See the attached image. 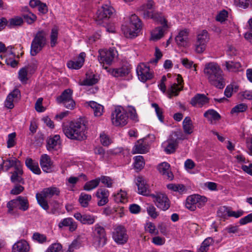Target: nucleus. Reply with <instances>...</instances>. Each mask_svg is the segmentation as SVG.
<instances>
[{
  "label": "nucleus",
  "mask_w": 252,
  "mask_h": 252,
  "mask_svg": "<svg viewBox=\"0 0 252 252\" xmlns=\"http://www.w3.org/2000/svg\"><path fill=\"white\" fill-rule=\"evenodd\" d=\"M145 165L144 158L141 156H138L134 157V166L136 169L141 170Z\"/></svg>",
  "instance_id": "nucleus-46"
},
{
  "label": "nucleus",
  "mask_w": 252,
  "mask_h": 252,
  "mask_svg": "<svg viewBox=\"0 0 252 252\" xmlns=\"http://www.w3.org/2000/svg\"><path fill=\"white\" fill-rule=\"evenodd\" d=\"M167 145L165 149V151L167 154H171L174 153L177 148L178 142L176 139L170 137L167 141Z\"/></svg>",
  "instance_id": "nucleus-35"
},
{
  "label": "nucleus",
  "mask_w": 252,
  "mask_h": 252,
  "mask_svg": "<svg viewBox=\"0 0 252 252\" xmlns=\"http://www.w3.org/2000/svg\"><path fill=\"white\" fill-rule=\"evenodd\" d=\"M209 39V38L207 32L206 30H203L197 35L196 41L206 44Z\"/></svg>",
  "instance_id": "nucleus-49"
},
{
  "label": "nucleus",
  "mask_w": 252,
  "mask_h": 252,
  "mask_svg": "<svg viewBox=\"0 0 252 252\" xmlns=\"http://www.w3.org/2000/svg\"><path fill=\"white\" fill-rule=\"evenodd\" d=\"M114 8L108 4L103 5L96 12L95 21L98 25L107 23L106 21L113 14Z\"/></svg>",
  "instance_id": "nucleus-8"
},
{
  "label": "nucleus",
  "mask_w": 252,
  "mask_h": 252,
  "mask_svg": "<svg viewBox=\"0 0 252 252\" xmlns=\"http://www.w3.org/2000/svg\"><path fill=\"white\" fill-rule=\"evenodd\" d=\"M23 21L24 20L28 24H32L36 20V15L32 13H30L27 14H23Z\"/></svg>",
  "instance_id": "nucleus-55"
},
{
  "label": "nucleus",
  "mask_w": 252,
  "mask_h": 252,
  "mask_svg": "<svg viewBox=\"0 0 252 252\" xmlns=\"http://www.w3.org/2000/svg\"><path fill=\"white\" fill-rule=\"evenodd\" d=\"M112 238L117 244L123 245L127 242L128 236L125 228L122 225H118L114 228Z\"/></svg>",
  "instance_id": "nucleus-12"
},
{
  "label": "nucleus",
  "mask_w": 252,
  "mask_h": 252,
  "mask_svg": "<svg viewBox=\"0 0 252 252\" xmlns=\"http://www.w3.org/2000/svg\"><path fill=\"white\" fill-rule=\"evenodd\" d=\"M47 43L46 33L44 30L38 31L33 36L31 45L30 53L36 56L45 47Z\"/></svg>",
  "instance_id": "nucleus-3"
},
{
  "label": "nucleus",
  "mask_w": 252,
  "mask_h": 252,
  "mask_svg": "<svg viewBox=\"0 0 252 252\" xmlns=\"http://www.w3.org/2000/svg\"><path fill=\"white\" fill-rule=\"evenodd\" d=\"M58 29L57 27H54L52 29L50 38V44L51 47H54L58 43Z\"/></svg>",
  "instance_id": "nucleus-42"
},
{
  "label": "nucleus",
  "mask_w": 252,
  "mask_h": 252,
  "mask_svg": "<svg viewBox=\"0 0 252 252\" xmlns=\"http://www.w3.org/2000/svg\"><path fill=\"white\" fill-rule=\"evenodd\" d=\"M30 246L28 242L22 240L15 243L12 247V252H29Z\"/></svg>",
  "instance_id": "nucleus-30"
},
{
  "label": "nucleus",
  "mask_w": 252,
  "mask_h": 252,
  "mask_svg": "<svg viewBox=\"0 0 252 252\" xmlns=\"http://www.w3.org/2000/svg\"><path fill=\"white\" fill-rule=\"evenodd\" d=\"M36 198L37 200L38 203L39 205L45 210H48L49 209V205L46 198L41 195L39 193H37L36 194Z\"/></svg>",
  "instance_id": "nucleus-48"
},
{
  "label": "nucleus",
  "mask_w": 252,
  "mask_h": 252,
  "mask_svg": "<svg viewBox=\"0 0 252 252\" xmlns=\"http://www.w3.org/2000/svg\"><path fill=\"white\" fill-rule=\"evenodd\" d=\"M136 72L139 79L143 82L153 78V73L151 71L149 66L144 63H141L137 66Z\"/></svg>",
  "instance_id": "nucleus-14"
},
{
  "label": "nucleus",
  "mask_w": 252,
  "mask_h": 252,
  "mask_svg": "<svg viewBox=\"0 0 252 252\" xmlns=\"http://www.w3.org/2000/svg\"><path fill=\"white\" fill-rule=\"evenodd\" d=\"M60 189L55 187H51L44 189L40 193L41 195L46 198H50L54 195H59Z\"/></svg>",
  "instance_id": "nucleus-32"
},
{
  "label": "nucleus",
  "mask_w": 252,
  "mask_h": 252,
  "mask_svg": "<svg viewBox=\"0 0 252 252\" xmlns=\"http://www.w3.org/2000/svg\"><path fill=\"white\" fill-rule=\"evenodd\" d=\"M189 32L187 30L181 31L175 37V41L179 46L186 47L188 45Z\"/></svg>",
  "instance_id": "nucleus-22"
},
{
  "label": "nucleus",
  "mask_w": 252,
  "mask_h": 252,
  "mask_svg": "<svg viewBox=\"0 0 252 252\" xmlns=\"http://www.w3.org/2000/svg\"><path fill=\"white\" fill-rule=\"evenodd\" d=\"M86 54L84 52L81 53L78 59L75 61H70L67 63V66L70 69H78L80 68L85 61Z\"/></svg>",
  "instance_id": "nucleus-25"
},
{
  "label": "nucleus",
  "mask_w": 252,
  "mask_h": 252,
  "mask_svg": "<svg viewBox=\"0 0 252 252\" xmlns=\"http://www.w3.org/2000/svg\"><path fill=\"white\" fill-rule=\"evenodd\" d=\"M176 80L177 84H173L171 86L170 88L168 89V93L170 98H171L173 95H178L179 92L182 90V88L183 87L182 85L183 80L181 75H177Z\"/></svg>",
  "instance_id": "nucleus-17"
},
{
  "label": "nucleus",
  "mask_w": 252,
  "mask_h": 252,
  "mask_svg": "<svg viewBox=\"0 0 252 252\" xmlns=\"http://www.w3.org/2000/svg\"><path fill=\"white\" fill-rule=\"evenodd\" d=\"M45 252H62V246L59 243L53 244Z\"/></svg>",
  "instance_id": "nucleus-56"
},
{
  "label": "nucleus",
  "mask_w": 252,
  "mask_h": 252,
  "mask_svg": "<svg viewBox=\"0 0 252 252\" xmlns=\"http://www.w3.org/2000/svg\"><path fill=\"white\" fill-rule=\"evenodd\" d=\"M32 238L34 241L40 244H43L47 241V237L44 234L38 232L34 233Z\"/></svg>",
  "instance_id": "nucleus-50"
},
{
  "label": "nucleus",
  "mask_w": 252,
  "mask_h": 252,
  "mask_svg": "<svg viewBox=\"0 0 252 252\" xmlns=\"http://www.w3.org/2000/svg\"><path fill=\"white\" fill-rule=\"evenodd\" d=\"M0 167L2 169H5V171H8L11 167H14V169L16 168L17 165L21 166L20 161L16 158H2V162L0 164Z\"/></svg>",
  "instance_id": "nucleus-28"
},
{
  "label": "nucleus",
  "mask_w": 252,
  "mask_h": 252,
  "mask_svg": "<svg viewBox=\"0 0 252 252\" xmlns=\"http://www.w3.org/2000/svg\"><path fill=\"white\" fill-rule=\"evenodd\" d=\"M117 53L116 50L112 48H110L109 50L101 49L99 50L98 60L99 63L102 64L104 69H107V67L105 66V64L109 65L112 64L117 55Z\"/></svg>",
  "instance_id": "nucleus-6"
},
{
  "label": "nucleus",
  "mask_w": 252,
  "mask_h": 252,
  "mask_svg": "<svg viewBox=\"0 0 252 252\" xmlns=\"http://www.w3.org/2000/svg\"><path fill=\"white\" fill-rule=\"evenodd\" d=\"M11 174L10 179L12 183L22 184L24 183V180L22 177L23 172L21 165H17L16 168L14 169L13 172H11Z\"/></svg>",
  "instance_id": "nucleus-26"
},
{
  "label": "nucleus",
  "mask_w": 252,
  "mask_h": 252,
  "mask_svg": "<svg viewBox=\"0 0 252 252\" xmlns=\"http://www.w3.org/2000/svg\"><path fill=\"white\" fill-rule=\"evenodd\" d=\"M203 72L205 77L211 85L220 89L224 87L223 72L217 63H206L204 65Z\"/></svg>",
  "instance_id": "nucleus-1"
},
{
  "label": "nucleus",
  "mask_w": 252,
  "mask_h": 252,
  "mask_svg": "<svg viewBox=\"0 0 252 252\" xmlns=\"http://www.w3.org/2000/svg\"><path fill=\"white\" fill-rule=\"evenodd\" d=\"M40 164L44 172L50 173L52 171L53 163L50 157L47 154H43L41 156Z\"/></svg>",
  "instance_id": "nucleus-16"
},
{
  "label": "nucleus",
  "mask_w": 252,
  "mask_h": 252,
  "mask_svg": "<svg viewBox=\"0 0 252 252\" xmlns=\"http://www.w3.org/2000/svg\"><path fill=\"white\" fill-rule=\"evenodd\" d=\"M18 197L15 199H13L9 201L7 204V207L8 209V212L12 215H16L17 214V209H19Z\"/></svg>",
  "instance_id": "nucleus-37"
},
{
  "label": "nucleus",
  "mask_w": 252,
  "mask_h": 252,
  "mask_svg": "<svg viewBox=\"0 0 252 252\" xmlns=\"http://www.w3.org/2000/svg\"><path fill=\"white\" fill-rule=\"evenodd\" d=\"M209 103V98L204 94H197L190 100V104L193 106L202 107L205 104Z\"/></svg>",
  "instance_id": "nucleus-20"
},
{
  "label": "nucleus",
  "mask_w": 252,
  "mask_h": 252,
  "mask_svg": "<svg viewBox=\"0 0 252 252\" xmlns=\"http://www.w3.org/2000/svg\"><path fill=\"white\" fill-rule=\"evenodd\" d=\"M108 71L114 77H124L127 75L130 72V68L128 66H123L117 68H111Z\"/></svg>",
  "instance_id": "nucleus-29"
},
{
  "label": "nucleus",
  "mask_w": 252,
  "mask_h": 252,
  "mask_svg": "<svg viewBox=\"0 0 252 252\" xmlns=\"http://www.w3.org/2000/svg\"><path fill=\"white\" fill-rule=\"evenodd\" d=\"M157 207L163 211L167 210L170 207V201L167 196L163 193L158 192L156 194H151Z\"/></svg>",
  "instance_id": "nucleus-13"
},
{
  "label": "nucleus",
  "mask_w": 252,
  "mask_h": 252,
  "mask_svg": "<svg viewBox=\"0 0 252 252\" xmlns=\"http://www.w3.org/2000/svg\"><path fill=\"white\" fill-rule=\"evenodd\" d=\"M116 200L117 202L125 203L126 201V193L125 191H121L116 196Z\"/></svg>",
  "instance_id": "nucleus-64"
},
{
  "label": "nucleus",
  "mask_w": 252,
  "mask_h": 252,
  "mask_svg": "<svg viewBox=\"0 0 252 252\" xmlns=\"http://www.w3.org/2000/svg\"><path fill=\"white\" fill-rule=\"evenodd\" d=\"M162 25L155 28L151 32V39L153 40L157 41L160 39L164 34L165 31L168 28L166 20L162 17L158 18V20Z\"/></svg>",
  "instance_id": "nucleus-15"
},
{
  "label": "nucleus",
  "mask_w": 252,
  "mask_h": 252,
  "mask_svg": "<svg viewBox=\"0 0 252 252\" xmlns=\"http://www.w3.org/2000/svg\"><path fill=\"white\" fill-rule=\"evenodd\" d=\"M100 142L104 146H107L111 143V140L109 137L104 133H101L100 135Z\"/></svg>",
  "instance_id": "nucleus-62"
},
{
  "label": "nucleus",
  "mask_w": 252,
  "mask_h": 252,
  "mask_svg": "<svg viewBox=\"0 0 252 252\" xmlns=\"http://www.w3.org/2000/svg\"><path fill=\"white\" fill-rule=\"evenodd\" d=\"M155 2L153 0H148L147 2L142 4L138 9L139 12L146 19L151 18L154 20H158L160 16L154 13Z\"/></svg>",
  "instance_id": "nucleus-4"
},
{
  "label": "nucleus",
  "mask_w": 252,
  "mask_h": 252,
  "mask_svg": "<svg viewBox=\"0 0 252 252\" xmlns=\"http://www.w3.org/2000/svg\"><path fill=\"white\" fill-rule=\"evenodd\" d=\"M23 23V19L20 17H16L9 20L8 23V27L12 28L14 26H21Z\"/></svg>",
  "instance_id": "nucleus-51"
},
{
  "label": "nucleus",
  "mask_w": 252,
  "mask_h": 252,
  "mask_svg": "<svg viewBox=\"0 0 252 252\" xmlns=\"http://www.w3.org/2000/svg\"><path fill=\"white\" fill-rule=\"evenodd\" d=\"M99 180L96 178L87 182L84 186V189L86 191H90L96 188L99 185Z\"/></svg>",
  "instance_id": "nucleus-43"
},
{
  "label": "nucleus",
  "mask_w": 252,
  "mask_h": 252,
  "mask_svg": "<svg viewBox=\"0 0 252 252\" xmlns=\"http://www.w3.org/2000/svg\"><path fill=\"white\" fill-rule=\"evenodd\" d=\"M26 165L33 173L39 175L41 173L40 169L37 162L34 161L32 158H28L25 161Z\"/></svg>",
  "instance_id": "nucleus-36"
},
{
  "label": "nucleus",
  "mask_w": 252,
  "mask_h": 252,
  "mask_svg": "<svg viewBox=\"0 0 252 252\" xmlns=\"http://www.w3.org/2000/svg\"><path fill=\"white\" fill-rule=\"evenodd\" d=\"M204 117L207 118L211 123L213 121H217L220 119V115L215 110L209 109L204 113Z\"/></svg>",
  "instance_id": "nucleus-34"
},
{
  "label": "nucleus",
  "mask_w": 252,
  "mask_h": 252,
  "mask_svg": "<svg viewBox=\"0 0 252 252\" xmlns=\"http://www.w3.org/2000/svg\"><path fill=\"white\" fill-rule=\"evenodd\" d=\"M86 126L79 122H71L68 125L63 126V132L67 138L79 141L86 138Z\"/></svg>",
  "instance_id": "nucleus-2"
},
{
  "label": "nucleus",
  "mask_w": 252,
  "mask_h": 252,
  "mask_svg": "<svg viewBox=\"0 0 252 252\" xmlns=\"http://www.w3.org/2000/svg\"><path fill=\"white\" fill-rule=\"evenodd\" d=\"M16 134L15 132H13L8 134V139L7 141V147L8 148H12L16 144Z\"/></svg>",
  "instance_id": "nucleus-53"
},
{
  "label": "nucleus",
  "mask_w": 252,
  "mask_h": 252,
  "mask_svg": "<svg viewBox=\"0 0 252 252\" xmlns=\"http://www.w3.org/2000/svg\"><path fill=\"white\" fill-rule=\"evenodd\" d=\"M167 188L169 189L173 190L174 191L179 192L180 193H184L186 191V189L185 186L182 184H168L167 186Z\"/></svg>",
  "instance_id": "nucleus-45"
},
{
  "label": "nucleus",
  "mask_w": 252,
  "mask_h": 252,
  "mask_svg": "<svg viewBox=\"0 0 252 252\" xmlns=\"http://www.w3.org/2000/svg\"><path fill=\"white\" fill-rule=\"evenodd\" d=\"M91 199L92 196L91 195L82 192L80 195L79 201L82 207H86L88 206L89 202Z\"/></svg>",
  "instance_id": "nucleus-44"
},
{
  "label": "nucleus",
  "mask_w": 252,
  "mask_h": 252,
  "mask_svg": "<svg viewBox=\"0 0 252 252\" xmlns=\"http://www.w3.org/2000/svg\"><path fill=\"white\" fill-rule=\"evenodd\" d=\"M170 165L167 162H163L159 164L158 166V169L159 173L169 180L173 179V175L170 170Z\"/></svg>",
  "instance_id": "nucleus-23"
},
{
  "label": "nucleus",
  "mask_w": 252,
  "mask_h": 252,
  "mask_svg": "<svg viewBox=\"0 0 252 252\" xmlns=\"http://www.w3.org/2000/svg\"><path fill=\"white\" fill-rule=\"evenodd\" d=\"M247 108H248L247 105L246 104L240 103L239 104L236 105L235 107H234L232 109V110L231 111V113L232 114H233V113H240V112H243L247 110Z\"/></svg>",
  "instance_id": "nucleus-52"
},
{
  "label": "nucleus",
  "mask_w": 252,
  "mask_h": 252,
  "mask_svg": "<svg viewBox=\"0 0 252 252\" xmlns=\"http://www.w3.org/2000/svg\"><path fill=\"white\" fill-rule=\"evenodd\" d=\"M136 185L138 187V193L145 196H150L149 186L142 177H138L136 179Z\"/></svg>",
  "instance_id": "nucleus-19"
},
{
  "label": "nucleus",
  "mask_w": 252,
  "mask_h": 252,
  "mask_svg": "<svg viewBox=\"0 0 252 252\" xmlns=\"http://www.w3.org/2000/svg\"><path fill=\"white\" fill-rule=\"evenodd\" d=\"M19 79L22 82H26L27 78V71L25 68L21 69L19 71Z\"/></svg>",
  "instance_id": "nucleus-63"
},
{
  "label": "nucleus",
  "mask_w": 252,
  "mask_h": 252,
  "mask_svg": "<svg viewBox=\"0 0 252 252\" xmlns=\"http://www.w3.org/2000/svg\"><path fill=\"white\" fill-rule=\"evenodd\" d=\"M148 215L152 218L155 219L158 216L156 208L153 205H148L147 207Z\"/></svg>",
  "instance_id": "nucleus-57"
},
{
  "label": "nucleus",
  "mask_w": 252,
  "mask_h": 252,
  "mask_svg": "<svg viewBox=\"0 0 252 252\" xmlns=\"http://www.w3.org/2000/svg\"><path fill=\"white\" fill-rule=\"evenodd\" d=\"M149 147L146 142L139 140L137 141L132 149L133 154H145L148 151Z\"/></svg>",
  "instance_id": "nucleus-31"
},
{
  "label": "nucleus",
  "mask_w": 252,
  "mask_h": 252,
  "mask_svg": "<svg viewBox=\"0 0 252 252\" xmlns=\"http://www.w3.org/2000/svg\"><path fill=\"white\" fill-rule=\"evenodd\" d=\"M207 201L206 197L198 194H193L188 196L186 199V207L191 211H194L198 207H201Z\"/></svg>",
  "instance_id": "nucleus-9"
},
{
  "label": "nucleus",
  "mask_w": 252,
  "mask_h": 252,
  "mask_svg": "<svg viewBox=\"0 0 252 252\" xmlns=\"http://www.w3.org/2000/svg\"><path fill=\"white\" fill-rule=\"evenodd\" d=\"M99 182H101L108 188H111L113 183L112 179L108 176H102L100 178H98Z\"/></svg>",
  "instance_id": "nucleus-58"
},
{
  "label": "nucleus",
  "mask_w": 252,
  "mask_h": 252,
  "mask_svg": "<svg viewBox=\"0 0 252 252\" xmlns=\"http://www.w3.org/2000/svg\"><path fill=\"white\" fill-rule=\"evenodd\" d=\"M47 148L49 151H58L61 149L60 136L55 135L50 137L47 142Z\"/></svg>",
  "instance_id": "nucleus-18"
},
{
  "label": "nucleus",
  "mask_w": 252,
  "mask_h": 252,
  "mask_svg": "<svg viewBox=\"0 0 252 252\" xmlns=\"http://www.w3.org/2000/svg\"><path fill=\"white\" fill-rule=\"evenodd\" d=\"M152 106L153 108H155V111L156 112V114L159 119V120L163 122V117L162 116V109L159 107L158 104L154 103L152 104Z\"/></svg>",
  "instance_id": "nucleus-60"
},
{
  "label": "nucleus",
  "mask_w": 252,
  "mask_h": 252,
  "mask_svg": "<svg viewBox=\"0 0 252 252\" xmlns=\"http://www.w3.org/2000/svg\"><path fill=\"white\" fill-rule=\"evenodd\" d=\"M20 96V92L18 89H15L8 94L4 102L5 106L8 109H12L14 105L13 102L15 99Z\"/></svg>",
  "instance_id": "nucleus-21"
},
{
  "label": "nucleus",
  "mask_w": 252,
  "mask_h": 252,
  "mask_svg": "<svg viewBox=\"0 0 252 252\" xmlns=\"http://www.w3.org/2000/svg\"><path fill=\"white\" fill-rule=\"evenodd\" d=\"M72 91L68 89L64 90L61 95L57 98L58 103H63L64 107L69 109H73L75 106V101L72 99Z\"/></svg>",
  "instance_id": "nucleus-11"
},
{
  "label": "nucleus",
  "mask_w": 252,
  "mask_h": 252,
  "mask_svg": "<svg viewBox=\"0 0 252 252\" xmlns=\"http://www.w3.org/2000/svg\"><path fill=\"white\" fill-rule=\"evenodd\" d=\"M195 51L198 54L202 53L206 49V44L196 41L194 45Z\"/></svg>",
  "instance_id": "nucleus-59"
},
{
  "label": "nucleus",
  "mask_w": 252,
  "mask_h": 252,
  "mask_svg": "<svg viewBox=\"0 0 252 252\" xmlns=\"http://www.w3.org/2000/svg\"><path fill=\"white\" fill-rule=\"evenodd\" d=\"M235 4L236 6L241 8H246L250 3V0H235Z\"/></svg>",
  "instance_id": "nucleus-61"
},
{
  "label": "nucleus",
  "mask_w": 252,
  "mask_h": 252,
  "mask_svg": "<svg viewBox=\"0 0 252 252\" xmlns=\"http://www.w3.org/2000/svg\"><path fill=\"white\" fill-rule=\"evenodd\" d=\"M183 127L186 134H190L193 132V126L190 117H186L183 122Z\"/></svg>",
  "instance_id": "nucleus-39"
},
{
  "label": "nucleus",
  "mask_w": 252,
  "mask_h": 252,
  "mask_svg": "<svg viewBox=\"0 0 252 252\" xmlns=\"http://www.w3.org/2000/svg\"><path fill=\"white\" fill-rule=\"evenodd\" d=\"M226 69L229 72H236L239 70L241 65L239 62L234 61H225L223 64Z\"/></svg>",
  "instance_id": "nucleus-38"
},
{
  "label": "nucleus",
  "mask_w": 252,
  "mask_h": 252,
  "mask_svg": "<svg viewBox=\"0 0 252 252\" xmlns=\"http://www.w3.org/2000/svg\"><path fill=\"white\" fill-rule=\"evenodd\" d=\"M97 81L98 80L94 74L89 76L87 74L86 78L79 84L80 86H92L96 84Z\"/></svg>",
  "instance_id": "nucleus-41"
},
{
  "label": "nucleus",
  "mask_w": 252,
  "mask_h": 252,
  "mask_svg": "<svg viewBox=\"0 0 252 252\" xmlns=\"http://www.w3.org/2000/svg\"><path fill=\"white\" fill-rule=\"evenodd\" d=\"M93 240L94 244L98 247H102L107 242L106 234L104 228L99 223L93 227Z\"/></svg>",
  "instance_id": "nucleus-5"
},
{
  "label": "nucleus",
  "mask_w": 252,
  "mask_h": 252,
  "mask_svg": "<svg viewBox=\"0 0 252 252\" xmlns=\"http://www.w3.org/2000/svg\"><path fill=\"white\" fill-rule=\"evenodd\" d=\"M128 117L126 112L122 107H119L112 113V123L115 126H122L127 124Z\"/></svg>",
  "instance_id": "nucleus-7"
},
{
  "label": "nucleus",
  "mask_w": 252,
  "mask_h": 252,
  "mask_svg": "<svg viewBox=\"0 0 252 252\" xmlns=\"http://www.w3.org/2000/svg\"><path fill=\"white\" fill-rule=\"evenodd\" d=\"M60 228L63 226H68L69 230L71 232L74 231L77 228V224L71 218H67L62 220L58 224Z\"/></svg>",
  "instance_id": "nucleus-33"
},
{
  "label": "nucleus",
  "mask_w": 252,
  "mask_h": 252,
  "mask_svg": "<svg viewBox=\"0 0 252 252\" xmlns=\"http://www.w3.org/2000/svg\"><path fill=\"white\" fill-rule=\"evenodd\" d=\"M89 105L94 111V113L95 116H100L102 115L103 112V106L97 103L95 101H90Z\"/></svg>",
  "instance_id": "nucleus-40"
},
{
  "label": "nucleus",
  "mask_w": 252,
  "mask_h": 252,
  "mask_svg": "<svg viewBox=\"0 0 252 252\" xmlns=\"http://www.w3.org/2000/svg\"><path fill=\"white\" fill-rule=\"evenodd\" d=\"M109 192L108 190L105 189H99L96 192V197L100 199L97 202L99 206H102L105 205L108 202V196Z\"/></svg>",
  "instance_id": "nucleus-24"
},
{
  "label": "nucleus",
  "mask_w": 252,
  "mask_h": 252,
  "mask_svg": "<svg viewBox=\"0 0 252 252\" xmlns=\"http://www.w3.org/2000/svg\"><path fill=\"white\" fill-rule=\"evenodd\" d=\"M213 242V239L211 237L206 238L202 243L200 248H199V252H206L207 248Z\"/></svg>",
  "instance_id": "nucleus-54"
},
{
  "label": "nucleus",
  "mask_w": 252,
  "mask_h": 252,
  "mask_svg": "<svg viewBox=\"0 0 252 252\" xmlns=\"http://www.w3.org/2000/svg\"><path fill=\"white\" fill-rule=\"evenodd\" d=\"M19 207V209L25 211L29 208V202L27 198L21 196H18Z\"/></svg>",
  "instance_id": "nucleus-47"
},
{
  "label": "nucleus",
  "mask_w": 252,
  "mask_h": 252,
  "mask_svg": "<svg viewBox=\"0 0 252 252\" xmlns=\"http://www.w3.org/2000/svg\"><path fill=\"white\" fill-rule=\"evenodd\" d=\"M74 218L83 224H92L95 220V217L87 214L82 215L80 213L74 214Z\"/></svg>",
  "instance_id": "nucleus-27"
},
{
  "label": "nucleus",
  "mask_w": 252,
  "mask_h": 252,
  "mask_svg": "<svg viewBox=\"0 0 252 252\" xmlns=\"http://www.w3.org/2000/svg\"><path fill=\"white\" fill-rule=\"evenodd\" d=\"M142 28V23L138 17L133 14L130 17V25L127 29L126 36L133 38L137 36Z\"/></svg>",
  "instance_id": "nucleus-10"
}]
</instances>
